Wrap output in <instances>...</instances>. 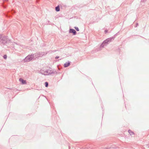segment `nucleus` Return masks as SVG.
<instances>
[{"instance_id":"obj_1","label":"nucleus","mask_w":149,"mask_h":149,"mask_svg":"<svg viewBox=\"0 0 149 149\" xmlns=\"http://www.w3.org/2000/svg\"><path fill=\"white\" fill-rule=\"evenodd\" d=\"M40 57L39 52L36 53L35 54L28 55L24 60L25 62H28L32 60H34L36 58H38Z\"/></svg>"},{"instance_id":"obj_2","label":"nucleus","mask_w":149,"mask_h":149,"mask_svg":"<svg viewBox=\"0 0 149 149\" xmlns=\"http://www.w3.org/2000/svg\"><path fill=\"white\" fill-rule=\"evenodd\" d=\"M10 42V40L8 38V36H2L0 39V42L3 45H7Z\"/></svg>"},{"instance_id":"obj_3","label":"nucleus","mask_w":149,"mask_h":149,"mask_svg":"<svg viewBox=\"0 0 149 149\" xmlns=\"http://www.w3.org/2000/svg\"><path fill=\"white\" fill-rule=\"evenodd\" d=\"M114 40V37H110L104 40L100 45V48H103L105 45H107L110 42Z\"/></svg>"},{"instance_id":"obj_4","label":"nucleus","mask_w":149,"mask_h":149,"mask_svg":"<svg viewBox=\"0 0 149 149\" xmlns=\"http://www.w3.org/2000/svg\"><path fill=\"white\" fill-rule=\"evenodd\" d=\"M45 72L47 73V74H46V75H50L52 74H57V72L56 70H52L50 68L48 70H46L45 71Z\"/></svg>"},{"instance_id":"obj_5","label":"nucleus","mask_w":149,"mask_h":149,"mask_svg":"<svg viewBox=\"0 0 149 149\" xmlns=\"http://www.w3.org/2000/svg\"><path fill=\"white\" fill-rule=\"evenodd\" d=\"M69 33H71L73 35H75L77 34V32L74 29L70 28L69 31Z\"/></svg>"},{"instance_id":"obj_6","label":"nucleus","mask_w":149,"mask_h":149,"mask_svg":"<svg viewBox=\"0 0 149 149\" xmlns=\"http://www.w3.org/2000/svg\"><path fill=\"white\" fill-rule=\"evenodd\" d=\"M19 81L21 82V84L22 85L25 84H26V81L23 79L22 78H20L19 79Z\"/></svg>"},{"instance_id":"obj_7","label":"nucleus","mask_w":149,"mask_h":149,"mask_svg":"<svg viewBox=\"0 0 149 149\" xmlns=\"http://www.w3.org/2000/svg\"><path fill=\"white\" fill-rule=\"evenodd\" d=\"M116 148L115 146L102 148V149H115Z\"/></svg>"},{"instance_id":"obj_8","label":"nucleus","mask_w":149,"mask_h":149,"mask_svg":"<svg viewBox=\"0 0 149 149\" xmlns=\"http://www.w3.org/2000/svg\"><path fill=\"white\" fill-rule=\"evenodd\" d=\"M71 62L69 61H68V62H66L64 64V67L65 68H66L69 66Z\"/></svg>"},{"instance_id":"obj_9","label":"nucleus","mask_w":149,"mask_h":149,"mask_svg":"<svg viewBox=\"0 0 149 149\" xmlns=\"http://www.w3.org/2000/svg\"><path fill=\"white\" fill-rule=\"evenodd\" d=\"M39 56H40V57H42L44 55H46V54H47V52H39Z\"/></svg>"},{"instance_id":"obj_10","label":"nucleus","mask_w":149,"mask_h":149,"mask_svg":"<svg viewBox=\"0 0 149 149\" xmlns=\"http://www.w3.org/2000/svg\"><path fill=\"white\" fill-rule=\"evenodd\" d=\"M55 10L56 12H58L60 11V6L59 5H58L55 7Z\"/></svg>"},{"instance_id":"obj_11","label":"nucleus","mask_w":149,"mask_h":149,"mask_svg":"<svg viewBox=\"0 0 149 149\" xmlns=\"http://www.w3.org/2000/svg\"><path fill=\"white\" fill-rule=\"evenodd\" d=\"M40 73L42 74L43 75H46V74L44 73L45 72V71H44V70H41L40 71Z\"/></svg>"},{"instance_id":"obj_12","label":"nucleus","mask_w":149,"mask_h":149,"mask_svg":"<svg viewBox=\"0 0 149 149\" xmlns=\"http://www.w3.org/2000/svg\"><path fill=\"white\" fill-rule=\"evenodd\" d=\"M128 132L129 133V134L131 135H132L134 134V132H133L132 131H131L130 130H128Z\"/></svg>"},{"instance_id":"obj_13","label":"nucleus","mask_w":149,"mask_h":149,"mask_svg":"<svg viewBox=\"0 0 149 149\" xmlns=\"http://www.w3.org/2000/svg\"><path fill=\"white\" fill-rule=\"evenodd\" d=\"M49 85V83L47 82H45V87H48Z\"/></svg>"},{"instance_id":"obj_14","label":"nucleus","mask_w":149,"mask_h":149,"mask_svg":"<svg viewBox=\"0 0 149 149\" xmlns=\"http://www.w3.org/2000/svg\"><path fill=\"white\" fill-rule=\"evenodd\" d=\"M74 28L77 31H79V29L78 27L75 26Z\"/></svg>"},{"instance_id":"obj_15","label":"nucleus","mask_w":149,"mask_h":149,"mask_svg":"<svg viewBox=\"0 0 149 149\" xmlns=\"http://www.w3.org/2000/svg\"><path fill=\"white\" fill-rule=\"evenodd\" d=\"M3 58L5 59H7V56L6 55V54H5L4 55H3Z\"/></svg>"},{"instance_id":"obj_16","label":"nucleus","mask_w":149,"mask_h":149,"mask_svg":"<svg viewBox=\"0 0 149 149\" xmlns=\"http://www.w3.org/2000/svg\"><path fill=\"white\" fill-rule=\"evenodd\" d=\"M82 149H93V148L91 147H89L88 148H82Z\"/></svg>"},{"instance_id":"obj_17","label":"nucleus","mask_w":149,"mask_h":149,"mask_svg":"<svg viewBox=\"0 0 149 149\" xmlns=\"http://www.w3.org/2000/svg\"><path fill=\"white\" fill-rule=\"evenodd\" d=\"M119 33V32H118L117 33L115 34V35L113 36L112 37H114V39L115 38L116 36L118 35V33Z\"/></svg>"},{"instance_id":"obj_18","label":"nucleus","mask_w":149,"mask_h":149,"mask_svg":"<svg viewBox=\"0 0 149 149\" xmlns=\"http://www.w3.org/2000/svg\"><path fill=\"white\" fill-rule=\"evenodd\" d=\"M108 30H107V29H106V30H105V31H104V33L105 34L107 33L108 32Z\"/></svg>"},{"instance_id":"obj_19","label":"nucleus","mask_w":149,"mask_h":149,"mask_svg":"<svg viewBox=\"0 0 149 149\" xmlns=\"http://www.w3.org/2000/svg\"><path fill=\"white\" fill-rule=\"evenodd\" d=\"M146 1V0H141V3H144V2H145Z\"/></svg>"},{"instance_id":"obj_20","label":"nucleus","mask_w":149,"mask_h":149,"mask_svg":"<svg viewBox=\"0 0 149 149\" xmlns=\"http://www.w3.org/2000/svg\"><path fill=\"white\" fill-rule=\"evenodd\" d=\"M59 58V56H56L55 58L56 59H57V58Z\"/></svg>"},{"instance_id":"obj_21","label":"nucleus","mask_w":149,"mask_h":149,"mask_svg":"<svg viewBox=\"0 0 149 149\" xmlns=\"http://www.w3.org/2000/svg\"><path fill=\"white\" fill-rule=\"evenodd\" d=\"M138 25H139L138 23H137L136 24V26H135V27H137Z\"/></svg>"},{"instance_id":"obj_22","label":"nucleus","mask_w":149,"mask_h":149,"mask_svg":"<svg viewBox=\"0 0 149 149\" xmlns=\"http://www.w3.org/2000/svg\"><path fill=\"white\" fill-rule=\"evenodd\" d=\"M2 37V36H1V34H0V39H1Z\"/></svg>"},{"instance_id":"obj_23","label":"nucleus","mask_w":149,"mask_h":149,"mask_svg":"<svg viewBox=\"0 0 149 149\" xmlns=\"http://www.w3.org/2000/svg\"><path fill=\"white\" fill-rule=\"evenodd\" d=\"M48 22L49 23V22H50L49 21H48Z\"/></svg>"},{"instance_id":"obj_24","label":"nucleus","mask_w":149,"mask_h":149,"mask_svg":"<svg viewBox=\"0 0 149 149\" xmlns=\"http://www.w3.org/2000/svg\"><path fill=\"white\" fill-rule=\"evenodd\" d=\"M70 146H69V149H70Z\"/></svg>"}]
</instances>
